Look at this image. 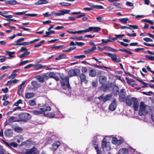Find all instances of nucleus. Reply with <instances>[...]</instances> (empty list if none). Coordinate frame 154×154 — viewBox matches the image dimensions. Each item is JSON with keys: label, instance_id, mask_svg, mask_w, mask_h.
<instances>
[{"label": "nucleus", "instance_id": "338daca9", "mask_svg": "<svg viewBox=\"0 0 154 154\" xmlns=\"http://www.w3.org/2000/svg\"><path fill=\"white\" fill-rule=\"evenodd\" d=\"M124 35L123 34H121V35H115V36L116 38H117V39L118 38H122L123 36H124Z\"/></svg>", "mask_w": 154, "mask_h": 154}, {"label": "nucleus", "instance_id": "f257e3e1", "mask_svg": "<svg viewBox=\"0 0 154 154\" xmlns=\"http://www.w3.org/2000/svg\"><path fill=\"white\" fill-rule=\"evenodd\" d=\"M60 78L63 80L61 82L62 88L65 90L70 88V86L69 83V77L67 76H63V74H62L60 75Z\"/></svg>", "mask_w": 154, "mask_h": 154}, {"label": "nucleus", "instance_id": "6e6d98bb", "mask_svg": "<svg viewBox=\"0 0 154 154\" xmlns=\"http://www.w3.org/2000/svg\"><path fill=\"white\" fill-rule=\"evenodd\" d=\"M10 146H12L14 147H16L17 146V144L16 142H13L10 143Z\"/></svg>", "mask_w": 154, "mask_h": 154}, {"label": "nucleus", "instance_id": "bf43d9fd", "mask_svg": "<svg viewBox=\"0 0 154 154\" xmlns=\"http://www.w3.org/2000/svg\"><path fill=\"white\" fill-rule=\"evenodd\" d=\"M27 12V11H23L22 12H17L15 13V14L18 15H22L24 14L25 13Z\"/></svg>", "mask_w": 154, "mask_h": 154}, {"label": "nucleus", "instance_id": "6ab92c4d", "mask_svg": "<svg viewBox=\"0 0 154 154\" xmlns=\"http://www.w3.org/2000/svg\"><path fill=\"white\" fill-rule=\"evenodd\" d=\"M128 150L126 148H122L120 149L117 154H128Z\"/></svg>", "mask_w": 154, "mask_h": 154}, {"label": "nucleus", "instance_id": "9d476101", "mask_svg": "<svg viewBox=\"0 0 154 154\" xmlns=\"http://www.w3.org/2000/svg\"><path fill=\"white\" fill-rule=\"evenodd\" d=\"M122 142L123 140L122 139L118 140L116 137H113L112 139V143L117 145H120L122 143Z\"/></svg>", "mask_w": 154, "mask_h": 154}, {"label": "nucleus", "instance_id": "c03bdc74", "mask_svg": "<svg viewBox=\"0 0 154 154\" xmlns=\"http://www.w3.org/2000/svg\"><path fill=\"white\" fill-rule=\"evenodd\" d=\"M44 66L41 64H38L34 66V69L35 70H38L43 67Z\"/></svg>", "mask_w": 154, "mask_h": 154}, {"label": "nucleus", "instance_id": "69168bd1", "mask_svg": "<svg viewBox=\"0 0 154 154\" xmlns=\"http://www.w3.org/2000/svg\"><path fill=\"white\" fill-rule=\"evenodd\" d=\"M65 55H60L57 57L56 58L55 60H60V59H62L63 57Z\"/></svg>", "mask_w": 154, "mask_h": 154}, {"label": "nucleus", "instance_id": "7c9ffc66", "mask_svg": "<svg viewBox=\"0 0 154 154\" xmlns=\"http://www.w3.org/2000/svg\"><path fill=\"white\" fill-rule=\"evenodd\" d=\"M132 97L130 99H127L126 100V103L127 105L128 106H131L132 103H133V100H132Z\"/></svg>", "mask_w": 154, "mask_h": 154}, {"label": "nucleus", "instance_id": "473e14b6", "mask_svg": "<svg viewBox=\"0 0 154 154\" xmlns=\"http://www.w3.org/2000/svg\"><path fill=\"white\" fill-rule=\"evenodd\" d=\"M36 78L38 80L39 82L42 83L43 82L45 81L42 75H38L37 76Z\"/></svg>", "mask_w": 154, "mask_h": 154}, {"label": "nucleus", "instance_id": "3c124183", "mask_svg": "<svg viewBox=\"0 0 154 154\" xmlns=\"http://www.w3.org/2000/svg\"><path fill=\"white\" fill-rule=\"evenodd\" d=\"M125 80L129 84H131V83L134 82V80L129 79L127 77L125 78Z\"/></svg>", "mask_w": 154, "mask_h": 154}, {"label": "nucleus", "instance_id": "680f3d73", "mask_svg": "<svg viewBox=\"0 0 154 154\" xmlns=\"http://www.w3.org/2000/svg\"><path fill=\"white\" fill-rule=\"evenodd\" d=\"M120 3H114L113 5L116 6L117 8H121V6L120 5Z\"/></svg>", "mask_w": 154, "mask_h": 154}, {"label": "nucleus", "instance_id": "4be33fe9", "mask_svg": "<svg viewBox=\"0 0 154 154\" xmlns=\"http://www.w3.org/2000/svg\"><path fill=\"white\" fill-rule=\"evenodd\" d=\"M48 3V1H46V0H38L35 4L36 5H41L47 4Z\"/></svg>", "mask_w": 154, "mask_h": 154}, {"label": "nucleus", "instance_id": "603ef678", "mask_svg": "<svg viewBox=\"0 0 154 154\" xmlns=\"http://www.w3.org/2000/svg\"><path fill=\"white\" fill-rule=\"evenodd\" d=\"M88 70L87 67H84L82 68L81 71L82 73H85Z\"/></svg>", "mask_w": 154, "mask_h": 154}, {"label": "nucleus", "instance_id": "13d9d810", "mask_svg": "<svg viewBox=\"0 0 154 154\" xmlns=\"http://www.w3.org/2000/svg\"><path fill=\"white\" fill-rule=\"evenodd\" d=\"M24 40V38H20L18 39L15 42V43H19L20 42H21L23 41Z\"/></svg>", "mask_w": 154, "mask_h": 154}, {"label": "nucleus", "instance_id": "864d4df0", "mask_svg": "<svg viewBox=\"0 0 154 154\" xmlns=\"http://www.w3.org/2000/svg\"><path fill=\"white\" fill-rule=\"evenodd\" d=\"M146 57L152 61L154 60V56L151 55H146Z\"/></svg>", "mask_w": 154, "mask_h": 154}, {"label": "nucleus", "instance_id": "79ce46f5", "mask_svg": "<svg viewBox=\"0 0 154 154\" xmlns=\"http://www.w3.org/2000/svg\"><path fill=\"white\" fill-rule=\"evenodd\" d=\"M119 20L120 21L124 23H126L128 21L129 19L128 18H123L120 19H119Z\"/></svg>", "mask_w": 154, "mask_h": 154}, {"label": "nucleus", "instance_id": "5701e85b", "mask_svg": "<svg viewBox=\"0 0 154 154\" xmlns=\"http://www.w3.org/2000/svg\"><path fill=\"white\" fill-rule=\"evenodd\" d=\"M112 94H109L104 97L103 99V100L104 102H106L107 101L109 100L112 98Z\"/></svg>", "mask_w": 154, "mask_h": 154}, {"label": "nucleus", "instance_id": "4d7b16f0", "mask_svg": "<svg viewBox=\"0 0 154 154\" xmlns=\"http://www.w3.org/2000/svg\"><path fill=\"white\" fill-rule=\"evenodd\" d=\"M144 40L147 42H152L153 40L149 38H143Z\"/></svg>", "mask_w": 154, "mask_h": 154}, {"label": "nucleus", "instance_id": "de8ad7c7", "mask_svg": "<svg viewBox=\"0 0 154 154\" xmlns=\"http://www.w3.org/2000/svg\"><path fill=\"white\" fill-rule=\"evenodd\" d=\"M118 51H122V52H127L129 54H132L133 53L132 52H131L130 51H128V50H126V49H120L118 50Z\"/></svg>", "mask_w": 154, "mask_h": 154}, {"label": "nucleus", "instance_id": "6e6552de", "mask_svg": "<svg viewBox=\"0 0 154 154\" xmlns=\"http://www.w3.org/2000/svg\"><path fill=\"white\" fill-rule=\"evenodd\" d=\"M80 73V70L77 69H71L69 71L68 74L69 77L77 76Z\"/></svg>", "mask_w": 154, "mask_h": 154}, {"label": "nucleus", "instance_id": "a18cd8bd", "mask_svg": "<svg viewBox=\"0 0 154 154\" xmlns=\"http://www.w3.org/2000/svg\"><path fill=\"white\" fill-rule=\"evenodd\" d=\"M151 111V109L148 106H146V109L144 111L145 113H147L150 112Z\"/></svg>", "mask_w": 154, "mask_h": 154}, {"label": "nucleus", "instance_id": "bb28decb", "mask_svg": "<svg viewBox=\"0 0 154 154\" xmlns=\"http://www.w3.org/2000/svg\"><path fill=\"white\" fill-rule=\"evenodd\" d=\"M80 77L81 79V82H85V83L87 82L86 76L83 73L81 74L80 75Z\"/></svg>", "mask_w": 154, "mask_h": 154}, {"label": "nucleus", "instance_id": "412c9836", "mask_svg": "<svg viewBox=\"0 0 154 154\" xmlns=\"http://www.w3.org/2000/svg\"><path fill=\"white\" fill-rule=\"evenodd\" d=\"M34 96V94L32 92H27L25 94V97L26 99H29L33 97Z\"/></svg>", "mask_w": 154, "mask_h": 154}, {"label": "nucleus", "instance_id": "58836bf2", "mask_svg": "<svg viewBox=\"0 0 154 154\" xmlns=\"http://www.w3.org/2000/svg\"><path fill=\"white\" fill-rule=\"evenodd\" d=\"M104 49L106 51L113 52L114 51V49L110 47L106 46L104 47Z\"/></svg>", "mask_w": 154, "mask_h": 154}, {"label": "nucleus", "instance_id": "a211bd4d", "mask_svg": "<svg viewBox=\"0 0 154 154\" xmlns=\"http://www.w3.org/2000/svg\"><path fill=\"white\" fill-rule=\"evenodd\" d=\"M48 76L50 78H53L57 81H58L59 79L57 76L56 75L54 72H50L48 74Z\"/></svg>", "mask_w": 154, "mask_h": 154}, {"label": "nucleus", "instance_id": "aec40b11", "mask_svg": "<svg viewBox=\"0 0 154 154\" xmlns=\"http://www.w3.org/2000/svg\"><path fill=\"white\" fill-rule=\"evenodd\" d=\"M5 3L7 5H15L19 4V3H17L16 1L15 0L6 1L5 2Z\"/></svg>", "mask_w": 154, "mask_h": 154}, {"label": "nucleus", "instance_id": "f03ea898", "mask_svg": "<svg viewBox=\"0 0 154 154\" xmlns=\"http://www.w3.org/2000/svg\"><path fill=\"white\" fill-rule=\"evenodd\" d=\"M51 110V108L49 106H44L43 107L40 108L39 110H35L32 111V113L35 115H37L40 114H44L45 111H49Z\"/></svg>", "mask_w": 154, "mask_h": 154}, {"label": "nucleus", "instance_id": "774afa93", "mask_svg": "<svg viewBox=\"0 0 154 154\" xmlns=\"http://www.w3.org/2000/svg\"><path fill=\"white\" fill-rule=\"evenodd\" d=\"M5 151L3 149L2 146H0V154H5Z\"/></svg>", "mask_w": 154, "mask_h": 154}, {"label": "nucleus", "instance_id": "72a5a7b5", "mask_svg": "<svg viewBox=\"0 0 154 154\" xmlns=\"http://www.w3.org/2000/svg\"><path fill=\"white\" fill-rule=\"evenodd\" d=\"M29 104L32 106H33L36 105V103L35 100H32L28 101Z\"/></svg>", "mask_w": 154, "mask_h": 154}, {"label": "nucleus", "instance_id": "39448f33", "mask_svg": "<svg viewBox=\"0 0 154 154\" xmlns=\"http://www.w3.org/2000/svg\"><path fill=\"white\" fill-rule=\"evenodd\" d=\"M104 53L110 57L111 60L113 61L116 62L121 61L120 58L116 54L109 52H105Z\"/></svg>", "mask_w": 154, "mask_h": 154}, {"label": "nucleus", "instance_id": "e2e57ef3", "mask_svg": "<svg viewBox=\"0 0 154 154\" xmlns=\"http://www.w3.org/2000/svg\"><path fill=\"white\" fill-rule=\"evenodd\" d=\"M8 12L5 11H0V14L2 16L4 17L5 15L4 14H7Z\"/></svg>", "mask_w": 154, "mask_h": 154}, {"label": "nucleus", "instance_id": "423d86ee", "mask_svg": "<svg viewBox=\"0 0 154 154\" xmlns=\"http://www.w3.org/2000/svg\"><path fill=\"white\" fill-rule=\"evenodd\" d=\"M101 147L103 150L109 151L110 149V143L106 142L105 139L104 138L102 143Z\"/></svg>", "mask_w": 154, "mask_h": 154}, {"label": "nucleus", "instance_id": "f3484780", "mask_svg": "<svg viewBox=\"0 0 154 154\" xmlns=\"http://www.w3.org/2000/svg\"><path fill=\"white\" fill-rule=\"evenodd\" d=\"M100 136H97L96 137H94V139L93 140L92 142L94 145V147L95 149L96 150V151L97 149H99L98 147V143L95 140L96 139H97V138L100 137Z\"/></svg>", "mask_w": 154, "mask_h": 154}, {"label": "nucleus", "instance_id": "393cba45", "mask_svg": "<svg viewBox=\"0 0 154 154\" xmlns=\"http://www.w3.org/2000/svg\"><path fill=\"white\" fill-rule=\"evenodd\" d=\"M96 47L95 46L89 49L84 51V52L87 54H89L93 52L96 49Z\"/></svg>", "mask_w": 154, "mask_h": 154}, {"label": "nucleus", "instance_id": "f704fd0d", "mask_svg": "<svg viewBox=\"0 0 154 154\" xmlns=\"http://www.w3.org/2000/svg\"><path fill=\"white\" fill-rule=\"evenodd\" d=\"M91 31L97 32L100 30V28L98 27H91Z\"/></svg>", "mask_w": 154, "mask_h": 154}, {"label": "nucleus", "instance_id": "c756f323", "mask_svg": "<svg viewBox=\"0 0 154 154\" xmlns=\"http://www.w3.org/2000/svg\"><path fill=\"white\" fill-rule=\"evenodd\" d=\"M46 35L43 36V37H49V35L52 34H54L55 31L54 30H51L49 32L46 31L45 32Z\"/></svg>", "mask_w": 154, "mask_h": 154}, {"label": "nucleus", "instance_id": "4c0bfd02", "mask_svg": "<svg viewBox=\"0 0 154 154\" xmlns=\"http://www.w3.org/2000/svg\"><path fill=\"white\" fill-rule=\"evenodd\" d=\"M101 41L102 42L100 44L103 45H106L108 42H112V40L109 39H102Z\"/></svg>", "mask_w": 154, "mask_h": 154}, {"label": "nucleus", "instance_id": "b1692460", "mask_svg": "<svg viewBox=\"0 0 154 154\" xmlns=\"http://www.w3.org/2000/svg\"><path fill=\"white\" fill-rule=\"evenodd\" d=\"M146 105H145L143 102H141L140 105L139 110L141 111H144L146 109Z\"/></svg>", "mask_w": 154, "mask_h": 154}, {"label": "nucleus", "instance_id": "2f4dec72", "mask_svg": "<svg viewBox=\"0 0 154 154\" xmlns=\"http://www.w3.org/2000/svg\"><path fill=\"white\" fill-rule=\"evenodd\" d=\"M30 54V52H29L26 51L24 53L20 54L19 57L20 58H22L23 57H25L26 56Z\"/></svg>", "mask_w": 154, "mask_h": 154}, {"label": "nucleus", "instance_id": "7ed1b4c3", "mask_svg": "<svg viewBox=\"0 0 154 154\" xmlns=\"http://www.w3.org/2000/svg\"><path fill=\"white\" fill-rule=\"evenodd\" d=\"M19 119H20L21 121L26 122L31 118V115L26 113H21L18 116Z\"/></svg>", "mask_w": 154, "mask_h": 154}, {"label": "nucleus", "instance_id": "e433bc0d", "mask_svg": "<svg viewBox=\"0 0 154 154\" xmlns=\"http://www.w3.org/2000/svg\"><path fill=\"white\" fill-rule=\"evenodd\" d=\"M14 130L15 132L17 133L20 132H22L23 130L22 129L19 127H15L14 128Z\"/></svg>", "mask_w": 154, "mask_h": 154}, {"label": "nucleus", "instance_id": "9b49d317", "mask_svg": "<svg viewBox=\"0 0 154 154\" xmlns=\"http://www.w3.org/2000/svg\"><path fill=\"white\" fill-rule=\"evenodd\" d=\"M132 100H133V107L135 110H137L138 108V102L136 98L132 97Z\"/></svg>", "mask_w": 154, "mask_h": 154}, {"label": "nucleus", "instance_id": "f8f14e48", "mask_svg": "<svg viewBox=\"0 0 154 154\" xmlns=\"http://www.w3.org/2000/svg\"><path fill=\"white\" fill-rule=\"evenodd\" d=\"M116 100L115 99H114L109 105V109L110 110L114 111L116 109Z\"/></svg>", "mask_w": 154, "mask_h": 154}, {"label": "nucleus", "instance_id": "dca6fc26", "mask_svg": "<svg viewBox=\"0 0 154 154\" xmlns=\"http://www.w3.org/2000/svg\"><path fill=\"white\" fill-rule=\"evenodd\" d=\"M20 70V69H16L14 70L11 74V75L9 76L8 77L9 78L11 79H13L17 75V74L16 73V72Z\"/></svg>", "mask_w": 154, "mask_h": 154}, {"label": "nucleus", "instance_id": "1a4fd4ad", "mask_svg": "<svg viewBox=\"0 0 154 154\" xmlns=\"http://www.w3.org/2000/svg\"><path fill=\"white\" fill-rule=\"evenodd\" d=\"M125 96V90L122 89L120 91L119 94V99L121 102H122L124 101Z\"/></svg>", "mask_w": 154, "mask_h": 154}, {"label": "nucleus", "instance_id": "ddd939ff", "mask_svg": "<svg viewBox=\"0 0 154 154\" xmlns=\"http://www.w3.org/2000/svg\"><path fill=\"white\" fill-rule=\"evenodd\" d=\"M107 77L104 76H100L99 78V81L100 83L103 85L106 82Z\"/></svg>", "mask_w": 154, "mask_h": 154}, {"label": "nucleus", "instance_id": "052dcab7", "mask_svg": "<svg viewBox=\"0 0 154 154\" xmlns=\"http://www.w3.org/2000/svg\"><path fill=\"white\" fill-rule=\"evenodd\" d=\"M118 42L119 43H120L121 45H122L124 47H127L128 45V44L122 42H121L119 41H118Z\"/></svg>", "mask_w": 154, "mask_h": 154}, {"label": "nucleus", "instance_id": "0eeeda50", "mask_svg": "<svg viewBox=\"0 0 154 154\" xmlns=\"http://www.w3.org/2000/svg\"><path fill=\"white\" fill-rule=\"evenodd\" d=\"M23 152L24 154H37L38 153L36 148L34 147L30 149H25Z\"/></svg>", "mask_w": 154, "mask_h": 154}, {"label": "nucleus", "instance_id": "2eb2a0df", "mask_svg": "<svg viewBox=\"0 0 154 154\" xmlns=\"http://www.w3.org/2000/svg\"><path fill=\"white\" fill-rule=\"evenodd\" d=\"M5 136L7 137H12L13 132L10 129H8L5 130L4 132Z\"/></svg>", "mask_w": 154, "mask_h": 154}, {"label": "nucleus", "instance_id": "5fc2aeb1", "mask_svg": "<svg viewBox=\"0 0 154 154\" xmlns=\"http://www.w3.org/2000/svg\"><path fill=\"white\" fill-rule=\"evenodd\" d=\"M137 80H138L141 83H142L144 85L142 86V87L143 88H144L147 85V83L143 82L142 79Z\"/></svg>", "mask_w": 154, "mask_h": 154}, {"label": "nucleus", "instance_id": "c9c22d12", "mask_svg": "<svg viewBox=\"0 0 154 154\" xmlns=\"http://www.w3.org/2000/svg\"><path fill=\"white\" fill-rule=\"evenodd\" d=\"M29 45V42H23L20 43H15L14 44L15 45H23L26 46L28 45Z\"/></svg>", "mask_w": 154, "mask_h": 154}, {"label": "nucleus", "instance_id": "c85d7f7f", "mask_svg": "<svg viewBox=\"0 0 154 154\" xmlns=\"http://www.w3.org/2000/svg\"><path fill=\"white\" fill-rule=\"evenodd\" d=\"M70 39H75L76 40H82L84 39L83 36L77 37L75 36L71 37Z\"/></svg>", "mask_w": 154, "mask_h": 154}, {"label": "nucleus", "instance_id": "20e7f679", "mask_svg": "<svg viewBox=\"0 0 154 154\" xmlns=\"http://www.w3.org/2000/svg\"><path fill=\"white\" fill-rule=\"evenodd\" d=\"M70 12V11L68 10H59L58 12L52 11L51 12V17L52 16L55 17L60 16L65 14H67Z\"/></svg>", "mask_w": 154, "mask_h": 154}, {"label": "nucleus", "instance_id": "4468645a", "mask_svg": "<svg viewBox=\"0 0 154 154\" xmlns=\"http://www.w3.org/2000/svg\"><path fill=\"white\" fill-rule=\"evenodd\" d=\"M60 144V142L58 141L55 142L52 145V149L54 151L56 150Z\"/></svg>", "mask_w": 154, "mask_h": 154}, {"label": "nucleus", "instance_id": "0e129e2a", "mask_svg": "<svg viewBox=\"0 0 154 154\" xmlns=\"http://www.w3.org/2000/svg\"><path fill=\"white\" fill-rule=\"evenodd\" d=\"M43 15L45 17H51V13L49 14V12H47L43 14Z\"/></svg>", "mask_w": 154, "mask_h": 154}, {"label": "nucleus", "instance_id": "8fccbe9b", "mask_svg": "<svg viewBox=\"0 0 154 154\" xmlns=\"http://www.w3.org/2000/svg\"><path fill=\"white\" fill-rule=\"evenodd\" d=\"M31 84L33 87L36 88L38 87L37 83L35 81H33L32 82Z\"/></svg>", "mask_w": 154, "mask_h": 154}, {"label": "nucleus", "instance_id": "cd10ccee", "mask_svg": "<svg viewBox=\"0 0 154 154\" xmlns=\"http://www.w3.org/2000/svg\"><path fill=\"white\" fill-rule=\"evenodd\" d=\"M6 53L9 56L8 58L11 59L14 57V56H11V55L14 54L15 53V52H11L8 51H6Z\"/></svg>", "mask_w": 154, "mask_h": 154}, {"label": "nucleus", "instance_id": "09e8293b", "mask_svg": "<svg viewBox=\"0 0 154 154\" xmlns=\"http://www.w3.org/2000/svg\"><path fill=\"white\" fill-rule=\"evenodd\" d=\"M85 56L84 55H80L75 56L74 57V58L77 59H82L85 58Z\"/></svg>", "mask_w": 154, "mask_h": 154}, {"label": "nucleus", "instance_id": "a19ab883", "mask_svg": "<svg viewBox=\"0 0 154 154\" xmlns=\"http://www.w3.org/2000/svg\"><path fill=\"white\" fill-rule=\"evenodd\" d=\"M100 89H102L104 92H105L108 89V88L106 85H103L100 87Z\"/></svg>", "mask_w": 154, "mask_h": 154}, {"label": "nucleus", "instance_id": "ea45409f", "mask_svg": "<svg viewBox=\"0 0 154 154\" xmlns=\"http://www.w3.org/2000/svg\"><path fill=\"white\" fill-rule=\"evenodd\" d=\"M16 140L18 143L23 141V138L22 136H17L16 138Z\"/></svg>", "mask_w": 154, "mask_h": 154}, {"label": "nucleus", "instance_id": "49530a36", "mask_svg": "<svg viewBox=\"0 0 154 154\" xmlns=\"http://www.w3.org/2000/svg\"><path fill=\"white\" fill-rule=\"evenodd\" d=\"M44 116H45L48 117L49 118H53L54 116V114H45L44 113Z\"/></svg>", "mask_w": 154, "mask_h": 154}, {"label": "nucleus", "instance_id": "a878e982", "mask_svg": "<svg viewBox=\"0 0 154 154\" xmlns=\"http://www.w3.org/2000/svg\"><path fill=\"white\" fill-rule=\"evenodd\" d=\"M89 75L92 77H94L96 75V71L93 69H91L89 70Z\"/></svg>", "mask_w": 154, "mask_h": 154}, {"label": "nucleus", "instance_id": "37998d69", "mask_svg": "<svg viewBox=\"0 0 154 154\" xmlns=\"http://www.w3.org/2000/svg\"><path fill=\"white\" fill-rule=\"evenodd\" d=\"M92 7L94 8L98 9H103L104 8L102 6L100 5H92Z\"/></svg>", "mask_w": 154, "mask_h": 154}]
</instances>
